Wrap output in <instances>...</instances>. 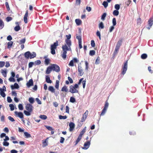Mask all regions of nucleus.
I'll return each instance as SVG.
<instances>
[{
  "mask_svg": "<svg viewBox=\"0 0 153 153\" xmlns=\"http://www.w3.org/2000/svg\"><path fill=\"white\" fill-rule=\"evenodd\" d=\"M46 81L48 83H51L52 82L49 76L47 75L45 76Z\"/></svg>",
  "mask_w": 153,
  "mask_h": 153,
  "instance_id": "19",
  "label": "nucleus"
},
{
  "mask_svg": "<svg viewBox=\"0 0 153 153\" xmlns=\"http://www.w3.org/2000/svg\"><path fill=\"white\" fill-rule=\"evenodd\" d=\"M5 63L3 61H0V68H1L4 66Z\"/></svg>",
  "mask_w": 153,
  "mask_h": 153,
  "instance_id": "49",
  "label": "nucleus"
},
{
  "mask_svg": "<svg viewBox=\"0 0 153 153\" xmlns=\"http://www.w3.org/2000/svg\"><path fill=\"white\" fill-rule=\"evenodd\" d=\"M78 71L79 73V75L80 76H82L83 74V70L82 69V68L80 65H79L78 66Z\"/></svg>",
  "mask_w": 153,
  "mask_h": 153,
  "instance_id": "11",
  "label": "nucleus"
},
{
  "mask_svg": "<svg viewBox=\"0 0 153 153\" xmlns=\"http://www.w3.org/2000/svg\"><path fill=\"white\" fill-rule=\"evenodd\" d=\"M128 68V61L125 62L122 66L121 74L123 75L126 73Z\"/></svg>",
  "mask_w": 153,
  "mask_h": 153,
  "instance_id": "4",
  "label": "nucleus"
},
{
  "mask_svg": "<svg viewBox=\"0 0 153 153\" xmlns=\"http://www.w3.org/2000/svg\"><path fill=\"white\" fill-rule=\"evenodd\" d=\"M36 53L35 52H33L31 53L30 51H27L24 54L25 57L27 59H30L33 58L36 56Z\"/></svg>",
  "mask_w": 153,
  "mask_h": 153,
  "instance_id": "3",
  "label": "nucleus"
},
{
  "mask_svg": "<svg viewBox=\"0 0 153 153\" xmlns=\"http://www.w3.org/2000/svg\"><path fill=\"white\" fill-rule=\"evenodd\" d=\"M67 118V117L66 115L62 116L60 115L59 116V119H65Z\"/></svg>",
  "mask_w": 153,
  "mask_h": 153,
  "instance_id": "43",
  "label": "nucleus"
},
{
  "mask_svg": "<svg viewBox=\"0 0 153 153\" xmlns=\"http://www.w3.org/2000/svg\"><path fill=\"white\" fill-rule=\"evenodd\" d=\"M131 0H128L126 2L125 4L127 6H128L131 3Z\"/></svg>",
  "mask_w": 153,
  "mask_h": 153,
  "instance_id": "56",
  "label": "nucleus"
},
{
  "mask_svg": "<svg viewBox=\"0 0 153 153\" xmlns=\"http://www.w3.org/2000/svg\"><path fill=\"white\" fill-rule=\"evenodd\" d=\"M88 113V112L87 110L85 112V113H84V114H83L82 117V118L81 120V122H83L85 120L87 117Z\"/></svg>",
  "mask_w": 153,
  "mask_h": 153,
  "instance_id": "10",
  "label": "nucleus"
},
{
  "mask_svg": "<svg viewBox=\"0 0 153 153\" xmlns=\"http://www.w3.org/2000/svg\"><path fill=\"white\" fill-rule=\"evenodd\" d=\"M1 73L4 77H6L7 76V71L6 70H4L3 69L1 70Z\"/></svg>",
  "mask_w": 153,
  "mask_h": 153,
  "instance_id": "28",
  "label": "nucleus"
},
{
  "mask_svg": "<svg viewBox=\"0 0 153 153\" xmlns=\"http://www.w3.org/2000/svg\"><path fill=\"white\" fill-rule=\"evenodd\" d=\"M100 57L99 56H98L97 58L96 59V62H95V64H98L100 63Z\"/></svg>",
  "mask_w": 153,
  "mask_h": 153,
  "instance_id": "58",
  "label": "nucleus"
},
{
  "mask_svg": "<svg viewBox=\"0 0 153 153\" xmlns=\"http://www.w3.org/2000/svg\"><path fill=\"white\" fill-rule=\"evenodd\" d=\"M9 80L10 82H15V79L14 78V77H10L9 79Z\"/></svg>",
  "mask_w": 153,
  "mask_h": 153,
  "instance_id": "55",
  "label": "nucleus"
},
{
  "mask_svg": "<svg viewBox=\"0 0 153 153\" xmlns=\"http://www.w3.org/2000/svg\"><path fill=\"white\" fill-rule=\"evenodd\" d=\"M106 15H107V14H106V13H103L101 16V19L103 20H104L105 19V18L106 16Z\"/></svg>",
  "mask_w": 153,
  "mask_h": 153,
  "instance_id": "41",
  "label": "nucleus"
},
{
  "mask_svg": "<svg viewBox=\"0 0 153 153\" xmlns=\"http://www.w3.org/2000/svg\"><path fill=\"white\" fill-rule=\"evenodd\" d=\"M122 42L121 40L119 41L117 44V45L116 46V47H118V48H120V47L121 45Z\"/></svg>",
  "mask_w": 153,
  "mask_h": 153,
  "instance_id": "46",
  "label": "nucleus"
},
{
  "mask_svg": "<svg viewBox=\"0 0 153 153\" xmlns=\"http://www.w3.org/2000/svg\"><path fill=\"white\" fill-rule=\"evenodd\" d=\"M86 127H84L82 131L81 132L79 135H81V136H82V135L84 134L85 132L86 131Z\"/></svg>",
  "mask_w": 153,
  "mask_h": 153,
  "instance_id": "31",
  "label": "nucleus"
},
{
  "mask_svg": "<svg viewBox=\"0 0 153 153\" xmlns=\"http://www.w3.org/2000/svg\"><path fill=\"white\" fill-rule=\"evenodd\" d=\"M24 134L25 136L26 137V138H28L31 137V136L30 134L27 132H24Z\"/></svg>",
  "mask_w": 153,
  "mask_h": 153,
  "instance_id": "25",
  "label": "nucleus"
},
{
  "mask_svg": "<svg viewBox=\"0 0 153 153\" xmlns=\"http://www.w3.org/2000/svg\"><path fill=\"white\" fill-rule=\"evenodd\" d=\"M26 109L28 111H32L33 110V106L30 104H27L26 106Z\"/></svg>",
  "mask_w": 153,
  "mask_h": 153,
  "instance_id": "9",
  "label": "nucleus"
},
{
  "mask_svg": "<svg viewBox=\"0 0 153 153\" xmlns=\"http://www.w3.org/2000/svg\"><path fill=\"white\" fill-rule=\"evenodd\" d=\"M112 24H113V26H115L116 25V19L115 18H113L112 19Z\"/></svg>",
  "mask_w": 153,
  "mask_h": 153,
  "instance_id": "47",
  "label": "nucleus"
},
{
  "mask_svg": "<svg viewBox=\"0 0 153 153\" xmlns=\"http://www.w3.org/2000/svg\"><path fill=\"white\" fill-rule=\"evenodd\" d=\"M27 124L29 128H31L32 127V126L31 125V123L29 121V120L27 121Z\"/></svg>",
  "mask_w": 153,
  "mask_h": 153,
  "instance_id": "60",
  "label": "nucleus"
},
{
  "mask_svg": "<svg viewBox=\"0 0 153 153\" xmlns=\"http://www.w3.org/2000/svg\"><path fill=\"white\" fill-rule=\"evenodd\" d=\"M32 111H26L25 110L24 111V112L25 114L27 116H29L31 115V112Z\"/></svg>",
  "mask_w": 153,
  "mask_h": 153,
  "instance_id": "27",
  "label": "nucleus"
},
{
  "mask_svg": "<svg viewBox=\"0 0 153 153\" xmlns=\"http://www.w3.org/2000/svg\"><path fill=\"white\" fill-rule=\"evenodd\" d=\"M9 107L10 108V109L11 111H13L14 109V106L13 104H10L9 105Z\"/></svg>",
  "mask_w": 153,
  "mask_h": 153,
  "instance_id": "57",
  "label": "nucleus"
},
{
  "mask_svg": "<svg viewBox=\"0 0 153 153\" xmlns=\"http://www.w3.org/2000/svg\"><path fill=\"white\" fill-rule=\"evenodd\" d=\"M52 70L57 72H58L60 71V68L59 66L56 64H52L51 65Z\"/></svg>",
  "mask_w": 153,
  "mask_h": 153,
  "instance_id": "6",
  "label": "nucleus"
},
{
  "mask_svg": "<svg viewBox=\"0 0 153 153\" xmlns=\"http://www.w3.org/2000/svg\"><path fill=\"white\" fill-rule=\"evenodd\" d=\"M61 91H65V92H68V89L66 85H64L62 88Z\"/></svg>",
  "mask_w": 153,
  "mask_h": 153,
  "instance_id": "20",
  "label": "nucleus"
},
{
  "mask_svg": "<svg viewBox=\"0 0 153 153\" xmlns=\"http://www.w3.org/2000/svg\"><path fill=\"white\" fill-rule=\"evenodd\" d=\"M147 54L146 53L143 54L141 55V58L143 59H145L147 58Z\"/></svg>",
  "mask_w": 153,
  "mask_h": 153,
  "instance_id": "39",
  "label": "nucleus"
},
{
  "mask_svg": "<svg viewBox=\"0 0 153 153\" xmlns=\"http://www.w3.org/2000/svg\"><path fill=\"white\" fill-rule=\"evenodd\" d=\"M82 136L81 135L79 134V136H78L77 139L76 141V143L75 144V145H76L79 142L80 140H81L82 138Z\"/></svg>",
  "mask_w": 153,
  "mask_h": 153,
  "instance_id": "21",
  "label": "nucleus"
},
{
  "mask_svg": "<svg viewBox=\"0 0 153 153\" xmlns=\"http://www.w3.org/2000/svg\"><path fill=\"white\" fill-rule=\"evenodd\" d=\"M20 29V27L19 25L16 26L14 28V30L16 31H19Z\"/></svg>",
  "mask_w": 153,
  "mask_h": 153,
  "instance_id": "44",
  "label": "nucleus"
},
{
  "mask_svg": "<svg viewBox=\"0 0 153 153\" xmlns=\"http://www.w3.org/2000/svg\"><path fill=\"white\" fill-rule=\"evenodd\" d=\"M5 5L6 8L7 9V10L8 11H9V10H10V8L8 3L7 2H6L5 3Z\"/></svg>",
  "mask_w": 153,
  "mask_h": 153,
  "instance_id": "51",
  "label": "nucleus"
},
{
  "mask_svg": "<svg viewBox=\"0 0 153 153\" xmlns=\"http://www.w3.org/2000/svg\"><path fill=\"white\" fill-rule=\"evenodd\" d=\"M108 2L104 1L102 3V5H103L105 8H106L108 6Z\"/></svg>",
  "mask_w": 153,
  "mask_h": 153,
  "instance_id": "48",
  "label": "nucleus"
},
{
  "mask_svg": "<svg viewBox=\"0 0 153 153\" xmlns=\"http://www.w3.org/2000/svg\"><path fill=\"white\" fill-rule=\"evenodd\" d=\"M99 28L100 29H103L104 28V26L102 22H100L98 25Z\"/></svg>",
  "mask_w": 153,
  "mask_h": 153,
  "instance_id": "24",
  "label": "nucleus"
},
{
  "mask_svg": "<svg viewBox=\"0 0 153 153\" xmlns=\"http://www.w3.org/2000/svg\"><path fill=\"white\" fill-rule=\"evenodd\" d=\"M14 113L15 115L18 116L20 118L22 119L23 118V115L22 112H18L17 111H15Z\"/></svg>",
  "mask_w": 153,
  "mask_h": 153,
  "instance_id": "14",
  "label": "nucleus"
},
{
  "mask_svg": "<svg viewBox=\"0 0 153 153\" xmlns=\"http://www.w3.org/2000/svg\"><path fill=\"white\" fill-rule=\"evenodd\" d=\"M3 145L4 146H9V143L6 141H4L3 142Z\"/></svg>",
  "mask_w": 153,
  "mask_h": 153,
  "instance_id": "59",
  "label": "nucleus"
},
{
  "mask_svg": "<svg viewBox=\"0 0 153 153\" xmlns=\"http://www.w3.org/2000/svg\"><path fill=\"white\" fill-rule=\"evenodd\" d=\"M39 117L42 120H46L47 118V117L46 115H41L39 116Z\"/></svg>",
  "mask_w": 153,
  "mask_h": 153,
  "instance_id": "40",
  "label": "nucleus"
},
{
  "mask_svg": "<svg viewBox=\"0 0 153 153\" xmlns=\"http://www.w3.org/2000/svg\"><path fill=\"white\" fill-rule=\"evenodd\" d=\"M75 22L77 25H79L81 24L82 21L80 19H75Z\"/></svg>",
  "mask_w": 153,
  "mask_h": 153,
  "instance_id": "23",
  "label": "nucleus"
},
{
  "mask_svg": "<svg viewBox=\"0 0 153 153\" xmlns=\"http://www.w3.org/2000/svg\"><path fill=\"white\" fill-rule=\"evenodd\" d=\"M7 101L8 102L10 103L12 101V100L11 99V97H7Z\"/></svg>",
  "mask_w": 153,
  "mask_h": 153,
  "instance_id": "64",
  "label": "nucleus"
},
{
  "mask_svg": "<svg viewBox=\"0 0 153 153\" xmlns=\"http://www.w3.org/2000/svg\"><path fill=\"white\" fill-rule=\"evenodd\" d=\"M108 103L107 101H106L104 105V107L102 109L101 113L100 114V116L104 115L106 112L108 106Z\"/></svg>",
  "mask_w": 153,
  "mask_h": 153,
  "instance_id": "5",
  "label": "nucleus"
},
{
  "mask_svg": "<svg viewBox=\"0 0 153 153\" xmlns=\"http://www.w3.org/2000/svg\"><path fill=\"white\" fill-rule=\"evenodd\" d=\"M59 45V42L58 41H56L55 42L51 45V52L53 55H54L56 53L55 50L56 49L57 46Z\"/></svg>",
  "mask_w": 153,
  "mask_h": 153,
  "instance_id": "2",
  "label": "nucleus"
},
{
  "mask_svg": "<svg viewBox=\"0 0 153 153\" xmlns=\"http://www.w3.org/2000/svg\"><path fill=\"white\" fill-rule=\"evenodd\" d=\"M66 39L65 40V44L63 45L62 47L63 52L61 54V56L64 59H65L66 58L67 51H71V42L70 40L71 37V35L70 34L66 35Z\"/></svg>",
  "mask_w": 153,
  "mask_h": 153,
  "instance_id": "1",
  "label": "nucleus"
},
{
  "mask_svg": "<svg viewBox=\"0 0 153 153\" xmlns=\"http://www.w3.org/2000/svg\"><path fill=\"white\" fill-rule=\"evenodd\" d=\"M59 80H57L56 81V83L55 85V87L57 89H59Z\"/></svg>",
  "mask_w": 153,
  "mask_h": 153,
  "instance_id": "36",
  "label": "nucleus"
},
{
  "mask_svg": "<svg viewBox=\"0 0 153 153\" xmlns=\"http://www.w3.org/2000/svg\"><path fill=\"white\" fill-rule=\"evenodd\" d=\"M11 88L12 89H18L19 88V86L17 83H15L14 84V85H12L11 86Z\"/></svg>",
  "mask_w": 153,
  "mask_h": 153,
  "instance_id": "18",
  "label": "nucleus"
},
{
  "mask_svg": "<svg viewBox=\"0 0 153 153\" xmlns=\"http://www.w3.org/2000/svg\"><path fill=\"white\" fill-rule=\"evenodd\" d=\"M28 16V11L27 10L26 11L25 14L24 16V21L25 22V23H27V17Z\"/></svg>",
  "mask_w": 153,
  "mask_h": 153,
  "instance_id": "17",
  "label": "nucleus"
},
{
  "mask_svg": "<svg viewBox=\"0 0 153 153\" xmlns=\"http://www.w3.org/2000/svg\"><path fill=\"white\" fill-rule=\"evenodd\" d=\"M50 60L49 59H45L44 61L45 64L46 65H48L50 63Z\"/></svg>",
  "mask_w": 153,
  "mask_h": 153,
  "instance_id": "34",
  "label": "nucleus"
},
{
  "mask_svg": "<svg viewBox=\"0 0 153 153\" xmlns=\"http://www.w3.org/2000/svg\"><path fill=\"white\" fill-rule=\"evenodd\" d=\"M70 101L71 102L74 103L76 101V100L75 98L74 97H71L70 98Z\"/></svg>",
  "mask_w": 153,
  "mask_h": 153,
  "instance_id": "42",
  "label": "nucleus"
},
{
  "mask_svg": "<svg viewBox=\"0 0 153 153\" xmlns=\"http://www.w3.org/2000/svg\"><path fill=\"white\" fill-rule=\"evenodd\" d=\"M95 54V51L94 50H91L89 52V55L91 56H93Z\"/></svg>",
  "mask_w": 153,
  "mask_h": 153,
  "instance_id": "37",
  "label": "nucleus"
},
{
  "mask_svg": "<svg viewBox=\"0 0 153 153\" xmlns=\"http://www.w3.org/2000/svg\"><path fill=\"white\" fill-rule=\"evenodd\" d=\"M28 101L31 104L33 103L35 101L34 98L32 97H30L29 98Z\"/></svg>",
  "mask_w": 153,
  "mask_h": 153,
  "instance_id": "30",
  "label": "nucleus"
},
{
  "mask_svg": "<svg viewBox=\"0 0 153 153\" xmlns=\"http://www.w3.org/2000/svg\"><path fill=\"white\" fill-rule=\"evenodd\" d=\"M148 22L149 26L150 27H151L153 24V16L149 19Z\"/></svg>",
  "mask_w": 153,
  "mask_h": 153,
  "instance_id": "16",
  "label": "nucleus"
},
{
  "mask_svg": "<svg viewBox=\"0 0 153 153\" xmlns=\"http://www.w3.org/2000/svg\"><path fill=\"white\" fill-rule=\"evenodd\" d=\"M34 64V62H30L29 63V65H28L29 68H31L33 66V65Z\"/></svg>",
  "mask_w": 153,
  "mask_h": 153,
  "instance_id": "63",
  "label": "nucleus"
},
{
  "mask_svg": "<svg viewBox=\"0 0 153 153\" xmlns=\"http://www.w3.org/2000/svg\"><path fill=\"white\" fill-rule=\"evenodd\" d=\"M76 38L78 40V42H82L81 35H78L77 34L76 36Z\"/></svg>",
  "mask_w": 153,
  "mask_h": 153,
  "instance_id": "32",
  "label": "nucleus"
},
{
  "mask_svg": "<svg viewBox=\"0 0 153 153\" xmlns=\"http://www.w3.org/2000/svg\"><path fill=\"white\" fill-rule=\"evenodd\" d=\"M119 48L117 47H116L115 49L114 50V55H115L117 54L118 51L119 50Z\"/></svg>",
  "mask_w": 153,
  "mask_h": 153,
  "instance_id": "50",
  "label": "nucleus"
},
{
  "mask_svg": "<svg viewBox=\"0 0 153 153\" xmlns=\"http://www.w3.org/2000/svg\"><path fill=\"white\" fill-rule=\"evenodd\" d=\"M52 70H53L51 65L49 66L47 68L46 71V74H50Z\"/></svg>",
  "mask_w": 153,
  "mask_h": 153,
  "instance_id": "15",
  "label": "nucleus"
},
{
  "mask_svg": "<svg viewBox=\"0 0 153 153\" xmlns=\"http://www.w3.org/2000/svg\"><path fill=\"white\" fill-rule=\"evenodd\" d=\"M90 140H88L85 142L84 144V147H82L83 149L86 150L89 148L90 145Z\"/></svg>",
  "mask_w": 153,
  "mask_h": 153,
  "instance_id": "8",
  "label": "nucleus"
},
{
  "mask_svg": "<svg viewBox=\"0 0 153 153\" xmlns=\"http://www.w3.org/2000/svg\"><path fill=\"white\" fill-rule=\"evenodd\" d=\"M13 44V42L12 41H10L7 43V48H10L12 46Z\"/></svg>",
  "mask_w": 153,
  "mask_h": 153,
  "instance_id": "33",
  "label": "nucleus"
},
{
  "mask_svg": "<svg viewBox=\"0 0 153 153\" xmlns=\"http://www.w3.org/2000/svg\"><path fill=\"white\" fill-rule=\"evenodd\" d=\"M4 26V24L3 21L0 19V29H1Z\"/></svg>",
  "mask_w": 153,
  "mask_h": 153,
  "instance_id": "29",
  "label": "nucleus"
},
{
  "mask_svg": "<svg viewBox=\"0 0 153 153\" xmlns=\"http://www.w3.org/2000/svg\"><path fill=\"white\" fill-rule=\"evenodd\" d=\"M0 94L1 96L3 97H4L6 96L5 93L2 90L1 88H0Z\"/></svg>",
  "mask_w": 153,
  "mask_h": 153,
  "instance_id": "26",
  "label": "nucleus"
},
{
  "mask_svg": "<svg viewBox=\"0 0 153 153\" xmlns=\"http://www.w3.org/2000/svg\"><path fill=\"white\" fill-rule=\"evenodd\" d=\"M18 108L19 110H23V107L22 104H20L18 105Z\"/></svg>",
  "mask_w": 153,
  "mask_h": 153,
  "instance_id": "53",
  "label": "nucleus"
},
{
  "mask_svg": "<svg viewBox=\"0 0 153 153\" xmlns=\"http://www.w3.org/2000/svg\"><path fill=\"white\" fill-rule=\"evenodd\" d=\"M69 126L70 127L69 131H71L74 130L75 127V125L73 123L71 122L69 124Z\"/></svg>",
  "mask_w": 153,
  "mask_h": 153,
  "instance_id": "13",
  "label": "nucleus"
},
{
  "mask_svg": "<svg viewBox=\"0 0 153 153\" xmlns=\"http://www.w3.org/2000/svg\"><path fill=\"white\" fill-rule=\"evenodd\" d=\"M13 19V18L10 16H8L6 18V20L7 22H9L11 21Z\"/></svg>",
  "mask_w": 153,
  "mask_h": 153,
  "instance_id": "45",
  "label": "nucleus"
},
{
  "mask_svg": "<svg viewBox=\"0 0 153 153\" xmlns=\"http://www.w3.org/2000/svg\"><path fill=\"white\" fill-rule=\"evenodd\" d=\"M25 41H26V39L25 38H24L23 39H22L21 40H20V44H24L25 42Z\"/></svg>",
  "mask_w": 153,
  "mask_h": 153,
  "instance_id": "62",
  "label": "nucleus"
},
{
  "mask_svg": "<svg viewBox=\"0 0 153 153\" xmlns=\"http://www.w3.org/2000/svg\"><path fill=\"white\" fill-rule=\"evenodd\" d=\"M45 126L47 128V129L49 131H53L54 130V129L51 126L47 125H45Z\"/></svg>",
  "mask_w": 153,
  "mask_h": 153,
  "instance_id": "38",
  "label": "nucleus"
},
{
  "mask_svg": "<svg viewBox=\"0 0 153 153\" xmlns=\"http://www.w3.org/2000/svg\"><path fill=\"white\" fill-rule=\"evenodd\" d=\"M113 15L115 16H117L119 15V12L118 10H115L113 12Z\"/></svg>",
  "mask_w": 153,
  "mask_h": 153,
  "instance_id": "35",
  "label": "nucleus"
},
{
  "mask_svg": "<svg viewBox=\"0 0 153 153\" xmlns=\"http://www.w3.org/2000/svg\"><path fill=\"white\" fill-rule=\"evenodd\" d=\"M114 8L117 10H118L120 8V6L119 4H116L114 6Z\"/></svg>",
  "mask_w": 153,
  "mask_h": 153,
  "instance_id": "54",
  "label": "nucleus"
},
{
  "mask_svg": "<svg viewBox=\"0 0 153 153\" xmlns=\"http://www.w3.org/2000/svg\"><path fill=\"white\" fill-rule=\"evenodd\" d=\"M8 119L11 122H14L15 120L13 118L10 116H9L8 117Z\"/></svg>",
  "mask_w": 153,
  "mask_h": 153,
  "instance_id": "61",
  "label": "nucleus"
},
{
  "mask_svg": "<svg viewBox=\"0 0 153 153\" xmlns=\"http://www.w3.org/2000/svg\"><path fill=\"white\" fill-rule=\"evenodd\" d=\"M41 63V61L40 60H38L35 61L34 64L36 65H39Z\"/></svg>",
  "mask_w": 153,
  "mask_h": 153,
  "instance_id": "52",
  "label": "nucleus"
},
{
  "mask_svg": "<svg viewBox=\"0 0 153 153\" xmlns=\"http://www.w3.org/2000/svg\"><path fill=\"white\" fill-rule=\"evenodd\" d=\"M70 89L69 92L74 94L75 93H78L79 92L78 91L76 88L74 87L73 85H71L69 87Z\"/></svg>",
  "mask_w": 153,
  "mask_h": 153,
  "instance_id": "7",
  "label": "nucleus"
},
{
  "mask_svg": "<svg viewBox=\"0 0 153 153\" xmlns=\"http://www.w3.org/2000/svg\"><path fill=\"white\" fill-rule=\"evenodd\" d=\"M33 85V81L32 79H30L26 84L27 87L29 88Z\"/></svg>",
  "mask_w": 153,
  "mask_h": 153,
  "instance_id": "12",
  "label": "nucleus"
},
{
  "mask_svg": "<svg viewBox=\"0 0 153 153\" xmlns=\"http://www.w3.org/2000/svg\"><path fill=\"white\" fill-rule=\"evenodd\" d=\"M48 90L52 93H54L55 92V89L52 86H50L48 88Z\"/></svg>",
  "mask_w": 153,
  "mask_h": 153,
  "instance_id": "22",
  "label": "nucleus"
}]
</instances>
